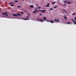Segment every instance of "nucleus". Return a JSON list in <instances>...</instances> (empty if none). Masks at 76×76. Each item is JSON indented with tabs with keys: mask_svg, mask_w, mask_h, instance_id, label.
<instances>
[{
	"mask_svg": "<svg viewBox=\"0 0 76 76\" xmlns=\"http://www.w3.org/2000/svg\"><path fill=\"white\" fill-rule=\"evenodd\" d=\"M45 12H46V10H41V12L42 13H44Z\"/></svg>",
	"mask_w": 76,
	"mask_h": 76,
	"instance_id": "obj_1",
	"label": "nucleus"
},
{
	"mask_svg": "<svg viewBox=\"0 0 76 76\" xmlns=\"http://www.w3.org/2000/svg\"><path fill=\"white\" fill-rule=\"evenodd\" d=\"M27 18H24L23 19L24 20H28V19H29V17L28 16H27L26 17Z\"/></svg>",
	"mask_w": 76,
	"mask_h": 76,
	"instance_id": "obj_2",
	"label": "nucleus"
},
{
	"mask_svg": "<svg viewBox=\"0 0 76 76\" xmlns=\"http://www.w3.org/2000/svg\"><path fill=\"white\" fill-rule=\"evenodd\" d=\"M62 12L63 13H66V10H62Z\"/></svg>",
	"mask_w": 76,
	"mask_h": 76,
	"instance_id": "obj_3",
	"label": "nucleus"
},
{
	"mask_svg": "<svg viewBox=\"0 0 76 76\" xmlns=\"http://www.w3.org/2000/svg\"><path fill=\"white\" fill-rule=\"evenodd\" d=\"M39 21L41 22H44V21H43V20H42V19H40L39 20Z\"/></svg>",
	"mask_w": 76,
	"mask_h": 76,
	"instance_id": "obj_4",
	"label": "nucleus"
},
{
	"mask_svg": "<svg viewBox=\"0 0 76 76\" xmlns=\"http://www.w3.org/2000/svg\"><path fill=\"white\" fill-rule=\"evenodd\" d=\"M49 4H50V3L48 4L46 6V7H49L50 6L49 5Z\"/></svg>",
	"mask_w": 76,
	"mask_h": 76,
	"instance_id": "obj_5",
	"label": "nucleus"
},
{
	"mask_svg": "<svg viewBox=\"0 0 76 76\" xmlns=\"http://www.w3.org/2000/svg\"><path fill=\"white\" fill-rule=\"evenodd\" d=\"M7 12H6L5 13H2V14L3 15H6V14H7Z\"/></svg>",
	"mask_w": 76,
	"mask_h": 76,
	"instance_id": "obj_6",
	"label": "nucleus"
},
{
	"mask_svg": "<svg viewBox=\"0 0 76 76\" xmlns=\"http://www.w3.org/2000/svg\"><path fill=\"white\" fill-rule=\"evenodd\" d=\"M43 19L44 20H47V18H46V17H43Z\"/></svg>",
	"mask_w": 76,
	"mask_h": 76,
	"instance_id": "obj_7",
	"label": "nucleus"
},
{
	"mask_svg": "<svg viewBox=\"0 0 76 76\" xmlns=\"http://www.w3.org/2000/svg\"><path fill=\"white\" fill-rule=\"evenodd\" d=\"M12 15H13V16H17V17L18 16V15H17L16 14L14 15V14H12Z\"/></svg>",
	"mask_w": 76,
	"mask_h": 76,
	"instance_id": "obj_8",
	"label": "nucleus"
},
{
	"mask_svg": "<svg viewBox=\"0 0 76 76\" xmlns=\"http://www.w3.org/2000/svg\"><path fill=\"white\" fill-rule=\"evenodd\" d=\"M37 10L34 11L33 12V13H37Z\"/></svg>",
	"mask_w": 76,
	"mask_h": 76,
	"instance_id": "obj_9",
	"label": "nucleus"
},
{
	"mask_svg": "<svg viewBox=\"0 0 76 76\" xmlns=\"http://www.w3.org/2000/svg\"><path fill=\"white\" fill-rule=\"evenodd\" d=\"M30 7L31 8H33V7H34V6L31 5Z\"/></svg>",
	"mask_w": 76,
	"mask_h": 76,
	"instance_id": "obj_10",
	"label": "nucleus"
},
{
	"mask_svg": "<svg viewBox=\"0 0 76 76\" xmlns=\"http://www.w3.org/2000/svg\"><path fill=\"white\" fill-rule=\"evenodd\" d=\"M14 2L15 3H18V0H15Z\"/></svg>",
	"mask_w": 76,
	"mask_h": 76,
	"instance_id": "obj_11",
	"label": "nucleus"
},
{
	"mask_svg": "<svg viewBox=\"0 0 76 76\" xmlns=\"http://www.w3.org/2000/svg\"><path fill=\"white\" fill-rule=\"evenodd\" d=\"M67 3L69 4H71V2H70V1H68L67 2Z\"/></svg>",
	"mask_w": 76,
	"mask_h": 76,
	"instance_id": "obj_12",
	"label": "nucleus"
},
{
	"mask_svg": "<svg viewBox=\"0 0 76 76\" xmlns=\"http://www.w3.org/2000/svg\"><path fill=\"white\" fill-rule=\"evenodd\" d=\"M56 21L57 22V23H58V21H60V20L59 19V20H56Z\"/></svg>",
	"mask_w": 76,
	"mask_h": 76,
	"instance_id": "obj_13",
	"label": "nucleus"
},
{
	"mask_svg": "<svg viewBox=\"0 0 76 76\" xmlns=\"http://www.w3.org/2000/svg\"><path fill=\"white\" fill-rule=\"evenodd\" d=\"M10 4H14V3H13V2H10Z\"/></svg>",
	"mask_w": 76,
	"mask_h": 76,
	"instance_id": "obj_14",
	"label": "nucleus"
},
{
	"mask_svg": "<svg viewBox=\"0 0 76 76\" xmlns=\"http://www.w3.org/2000/svg\"><path fill=\"white\" fill-rule=\"evenodd\" d=\"M10 6L11 7H13L15 6V5H11Z\"/></svg>",
	"mask_w": 76,
	"mask_h": 76,
	"instance_id": "obj_15",
	"label": "nucleus"
},
{
	"mask_svg": "<svg viewBox=\"0 0 76 76\" xmlns=\"http://www.w3.org/2000/svg\"><path fill=\"white\" fill-rule=\"evenodd\" d=\"M41 10H37V12H39V11H41Z\"/></svg>",
	"mask_w": 76,
	"mask_h": 76,
	"instance_id": "obj_16",
	"label": "nucleus"
},
{
	"mask_svg": "<svg viewBox=\"0 0 76 76\" xmlns=\"http://www.w3.org/2000/svg\"><path fill=\"white\" fill-rule=\"evenodd\" d=\"M50 22H51V23H53V21L51 20L50 21Z\"/></svg>",
	"mask_w": 76,
	"mask_h": 76,
	"instance_id": "obj_17",
	"label": "nucleus"
},
{
	"mask_svg": "<svg viewBox=\"0 0 76 76\" xmlns=\"http://www.w3.org/2000/svg\"><path fill=\"white\" fill-rule=\"evenodd\" d=\"M57 7H58V6H56V7H54L53 8H54V9H56V8H57Z\"/></svg>",
	"mask_w": 76,
	"mask_h": 76,
	"instance_id": "obj_18",
	"label": "nucleus"
},
{
	"mask_svg": "<svg viewBox=\"0 0 76 76\" xmlns=\"http://www.w3.org/2000/svg\"><path fill=\"white\" fill-rule=\"evenodd\" d=\"M64 18L66 20H67V17H64Z\"/></svg>",
	"mask_w": 76,
	"mask_h": 76,
	"instance_id": "obj_19",
	"label": "nucleus"
},
{
	"mask_svg": "<svg viewBox=\"0 0 76 76\" xmlns=\"http://www.w3.org/2000/svg\"><path fill=\"white\" fill-rule=\"evenodd\" d=\"M56 2H53V3H52V4H56Z\"/></svg>",
	"mask_w": 76,
	"mask_h": 76,
	"instance_id": "obj_20",
	"label": "nucleus"
},
{
	"mask_svg": "<svg viewBox=\"0 0 76 76\" xmlns=\"http://www.w3.org/2000/svg\"><path fill=\"white\" fill-rule=\"evenodd\" d=\"M63 2H64V3H66L67 2V1H64Z\"/></svg>",
	"mask_w": 76,
	"mask_h": 76,
	"instance_id": "obj_21",
	"label": "nucleus"
},
{
	"mask_svg": "<svg viewBox=\"0 0 76 76\" xmlns=\"http://www.w3.org/2000/svg\"><path fill=\"white\" fill-rule=\"evenodd\" d=\"M20 13H22V14H23V12H20Z\"/></svg>",
	"mask_w": 76,
	"mask_h": 76,
	"instance_id": "obj_22",
	"label": "nucleus"
},
{
	"mask_svg": "<svg viewBox=\"0 0 76 76\" xmlns=\"http://www.w3.org/2000/svg\"><path fill=\"white\" fill-rule=\"evenodd\" d=\"M37 9H41V7H38L37 8Z\"/></svg>",
	"mask_w": 76,
	"mask_h": 76,
	"instance_id": "obj_23",
	"label": "nucleus"
},
{
	"mask_svg": "<svg viewBox=\"0 0 76 76\" xmlns=\"http://www.w3.org/2000/svg\"><path fill=\"white\" fill-rule=\"evenodd\" d=\"M16 15H18V16H19L20 14H18V13H17Z\"/></svg>",
	"mask_w": 76,
	"mask_h": 76,
	"instance_id": "obj_24",
	"label": "nucleus"
},
{
	"mask_svg": "<svg viewBox=\"0 0 76 76\" xmlns=\"http://www.w3.org/2000/svg\"><path fill=\"white\" fill-rule=\"evenodd\" d=\"M27 15H28V16H30V14H29V13H28L27 14Z\"/></svg>",
	"mask_w": 76,
	"mask_h": 76,
	"instance_id": "obj_25",
	"label": "nucleus"
},
{
	"mask_svg": "<svg viewBox=\"0 0 76 76\" xmlns=\"http://www.w3.org/2000/svg\"><path fill=\"white\" fill-rule=\"evenodd\" d=\"M72 20H73V21H74V22H76V21L74 20H73V19H72Z\"/></svg>",
	"mask_w": 76,
	"mask_h": 76,
	"instance_id": "obj_26",
	"label": "nucleus"
},
{
	"mask_svg": "<svg viewBox=\"0 0 76 76\" xmlns=\"http://www.w3.org/2000/svg\"><path fill=\"white\" fill-rule=\"evenodd\" d=\"M50 10H53V8H51L50 9Z\"/></svg>",
	"mask_w": 76,
	"mask_h": 76,
	"instance_id": "obj_27",
	"label": "nucleus"
},
{
	"mask_svg": "<svg viewBox=\"0 0 76 76\" xmlns=\"http://www.w3.org/2000/svg\"><path fill=\"white\" fill-rule=\"evenodd\" d=\"M75 15V13L72 14L73 16H74V15Z\"/></svg>",
	"mask_w": 76,
	"mask_h": 76,
	"instance_id": "obj_28",
	"label": "nucleus"
},
{
	"mask_svg": "<svg viewBox=\"0 0 76 76\" xmlns=\"http://www.w3.org/2000/svg\"><path fill=\"white\" fill-rule=\"evenodd\" d=\"M70 22H68V24H70Z\"/></svg>",
	"mask_w": 76,
	"mask_h": 76,
	"instance_id": "obj_29",
	"label": "nucleus"
},
{
	"mask_svg": "<svg viewBox=\"0 0 76 76\" xmlns=\"http://www.w3.org/2000/svg\"><path fill=\"white\" fill-rule=\"evenodd\" d=\"M18 7L19 8V7H20V6H18Z\"/></svg>",
	"mask_w": 76,
	"mask_h": 76,
	"instance_id": "obj_30",
	"label": "nucleus"
},
{
	"mask_svg": "<svg viewBox=\"0 0 76 76\" xmlns=\"http://www.w3.org/2000/svg\"><path fill=\"white\" fill-rule=\"evenodd\" d=\"M74 19H75V20H76V17H74Z\"/></svg>",
	"mask_w": 76,
	"mask_h": 76,
	"instance_id": "obj_31",
	"label": "nucleus"
},
{
	"mask_svg": "<svg viewBox=\"0 0 76 76\" xmlns=\"http://www.w3.org/2000/svg\"><path fill=\"white\" fill-rule=\"evenodd\" d=\"M54 21H55V22H56V19H55Z\"/></svg>",
	"mask_w": 76,
	"mask_h": 76,
	"instance_id": "obj_32",
	"label": "nucleus"
},
{
	"mask_svg": "<svg viewBox=\"0 0 76 76\" xmlns=\"http://www.w3.org/2000/svg\"><path fill=\"white\" fill-rule=\"evenodd\" d=\"M8 16L7 14L6 15V16Z\"/></svg>",
	"mask_w": 76,
	"mask_h": 76,
	"instance_id": "obj_33",
	"label": "nucleus"
},
{
	"mask_svg": "<svg viewBox=\"0 0 76 76\" xmlns=\"http://www.w3.org/2000/svg\"><path fill=\"white\" fill-rule=\"evenodd\" d=\"M64 6H66V4H64Z\"/></svg>",
	"mask_w": 76,
	"mask_h": 76,
	"instance_id": "obj_34",
	"label": "nucleus"
},
{
	"mask_svg": "<svg viewBox=\"0 0 76 76\" xmlns=\"http://www.w3.org/2000/svg\"><path fill=\"white\" fill-rule=\"evenodd\" d=\"M37 10V9H35V10Z\"/></svg>",
	"mask_w": 76,
	"mask_h": 76,
	"instance_id": "obj_35",
	"label": "nucleus"
},
{
	"mask_svg": "<svg viewBox=\"0 0 76 76\" xmlns=\"http://www.w3.org/2000/svg\"><path fill=\"white\" fill-rule=\"evenodd\" d=\"M39 15L40 16H41L42 15L40 14H39Z\"/></svg>",
	"mask_w": 76,
	"mask_h": 76,
	"instance_id": "obj_36",
	"label": "nucleus"
},
{
	"mask_svg": "<svg viewBox=\"0 0 76 76\" xmlns=\"http://www.w3.org/2000/svg\"><path fill=\"white\" fill-rule=\"evenodd\" d=\"M37 20H39V18H37Z\"/></svg>",
	"mask_w": 76,
	"mask_h": 76,
	"instance_id": "obj_37",
	"label": "nucleus"
},
{
	"mask_svg": "<svg viewBox=\"0 0 76 76\" xmlns=\"http://www.w3.org/2000/svg\"><path fill=\"white\" fill-rule=\"evenodd\" d=\"M24 12H26L27 11H26V10H25V11H24Z\"/></svg>",
	"mask_w": 76,
	"mask_h": 76,
	"instance_id": "obj_38",
	"label": "nucleus"
},
{
	"mask_svg": "<svg viewBox=\"0 0 76 76\" xmlns=\"http://www.w3.org/2000/svg\"><path fill=\"white\" fill-rule=\"evenodd\" d=\"M19 16H22V15H20V14L19 15Z\"/></svg>",
	"mask_w": 76,
	"mask_h": 76,
	"instance_id": "obj_39",
	"label": "nucleus"
},
{
	"mask_svg": "<svg viewBox=\"0 0 76 76\" xmlns=\"http://www.w3.org/2000/svg\"><path fill=\"white\" fill-rule=\"evenodd\" d=\"M47 22H49V21L48 20H47Z\"/></svg>",
	"mask_w": 76,
	"mask_h": 76,
	"instance_id": "obj_40",
	"label": "nucleus"
},
{
	"mask_svg": "<svg viewBox=\"0 0 76 76\" xmlns=\"http://www.w3.org/2000/svg\"><path fill=\"white\" fill-rule=\"evenodd\" d=\"M38 6V5H37V6Z\"/></svg>",
	"mask_w": 76,
	"mask_h": 76,
	"instance_id": "obj_41",
	"label": "nucleus"
},
{
	"mask_svg": "<svg viewBox=\"0 0 76 76\" xmlns=\"http://www.w3.org/2000/svg\"><path fill=\"white\" fill-rule=\"evenodd\" d=\"M48 22H50V21H48Z\"/></svg>",
	"mask_w": 76,
	"mask_h": 76,
	"instance_id": "obj_42",
	"label": "nucleus"
},
{
	"mask_svg": "<svg viewBox=\"0 0 76 76\" xmlns=\"http://www.w3.org/2000/svg\"><path fill=\"white\" fill-rule=\"evenodd\" d=\"M23 0V1H24V0Z\"/></svg>",
	"mask_w": 76,
	"mask_h": 76,
	"instance_id": "obj_43",
	"label": "nucleus"
},
{
	"mask_svg": "<svg viewBox=\"0 0 76 76\" xmlns=\"http://www.w3.org/2000/svg\"><path fill=\"white\" fill-rule=\"evenodd\" d=\"M64 16H66V15H64Z\"/></svg>",
	"mask_w": 76,
	"mask_h": 76,
	"instance_id": "obj_44",
	"label": "nucleus"
}]
</instances>
